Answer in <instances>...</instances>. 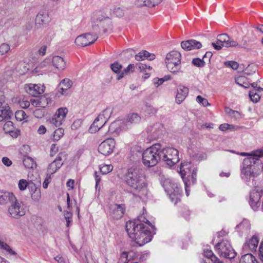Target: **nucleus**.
Returning <instances> with one entry per match:
<instances>
[{
    "mask_svg": "<svg viewBox=\"0 0 263 263\" xmlns=\"http://www.w3.org/2000/svg\"><path fill=\"white\" fill-rule=\"evenodd\" d=\"M261 90H263V88L261 87H258L256 89H253L250 91L249 97L253 102L256 103L259 100L260 97L257 92H260Z\"/></svg>",
    "mask_w": 263,
    "mask_h": 263,
    "instance_id": "35",
    "label": "nucleus"
},
{
    "mask_svg": "<svg viewBox=\"0 0 263 263\" xmlns=\"http://www.w3.org/2000/svg\"><path fill=\"white\" fill-rule=\"evenodd\" d=\"M259 242V239L256 236H253L251 239L246 241V243L243 246V249L246 251H256L258 243Z\"/></svg>",
    "mask_w": 263,
    "mask_h": 263,
    "instance_id": "22",
    "label": "nucleus"
},
{
    "mask_svg": "<svg viewBox=\"0 0 263 263\" xmlns=\"http://www.w3.org/2000/svg\"><path fill=\"white\" fill-rule=\"evenodd\" d=\"M62 158L61 154H59L56 159L51 162L47 168L48 175H52L55 173L63 165Z\"/></svg>",
    "mask_w": 263,
    "mask_h": 263,
    "instance_id": "18",
    "label": "nucleus"
},
{
    "mask_svg": "<svg viewBox=\"0 0 263 263\" xmlns=\"http://www.w3.org/2000/svg\"><path fill=\"white\" fill-rule=\"evenodd\" d=\"M12 114L5 101V97L0 92V121L10 118Z\"/></svg>",
    "mask_w": 263,
    "mask_h": 263,
    "instance_id": "15",
    "label": "nucleus"
},
{
    "mask_svg": "<svg viewBox=\"0 0 263 263\" xmlns=\"http://www.w3.org/2000/svg\"><path fill=\"white\" fill-rule=\"evenodd\" d=\"M30 182H28L26 179H22L18 182V187L21 191H24L29 187Z\"/></svg>",
    "mask_w": 263,
    "mask_h": 263,
    "instance_id": "46",
    "label": "nucleus"
},
{
    "mask_svg": "<svg viewBox=\"0 0 263 263\" xmlns=\"http://www.w3.org/2000/svg\"><path fill=\"white\" fill-rule=\"evenodd\" d=\"M161 160L165 161L167 165L171 167L180 160L179 151L173 147L161 148Z\"/></svg>",
    "mask_w": 263,
    "mask_h": 263,
    "instance_id": "9",
    "label": "nucleus"
},
{
    "mask_svg": "<svg viewBox=\"0 0 263 263\" xmlns=\"http://www.w3.org/2000/svg\"><path fill=\"white\" fill-rule=\"evenodd\" d=\"M250 223L249 221L247 219H244L242 221L238 224L236 229L239 232L242 233L247 232L250 229Z\"/></svg>",
    "mask_w": 263,
    "mask_h": 263,
    "instance_id": "33",
    "label": "nucleus"
},
{
    "mask_svg": "<svg viewBox=\"0 0 263 263\" xmlns=\"http://www.w3.org/2000/svg\"><path fill=\"white\" fill-rule=\"evenodd\" d=\"M51 62L53 66L59 70H63L66 68V62L63 57L53 56Z\"/></svg>",
    "mask_w": 263,
    "mask_h": 263,
    "instance_id": "21",
    "label": "nucleus"
},
{
    "mask_svg": "<svg viewBox=\"0 0 263 263\" xmlns=\"http://www.w3.org/2000/svg\"><path fill=\"white\" fill-rule=\"evenodd\" d=\"M110 15H114L117 17H121L124 15V9L120 7L114 6L112 8L110 9Z\"/></svg>",
    "mask_w": 263,
    "mask_h": 263,
    "instance_id": "38",
    "label": "nucleus"
},
{
    "mask_svg": "<svg viewBox=\"0 0 263 263\" xmlns=\"http://www.w3.org/2000/svg\"><path fill=\"white\" fill-rule=\"evenodd\" d=\"M28 189L30 194H31L32 193H34L41 191L39 186H37L35 183L32 182H30Z\"/></svg>",
    "mask_w": 263,
    "mask_h": 263,
    "instance_id": "54",
    "label": "nucleus"
},
{
    "mask_svg": "<svg viewBox=\"0 0 263 263\" xmlns=\"http://www.w3.org/2000/svg\"><path fill=\"white\" fill-rule=\"evenodd\" d=\"M189 93V89L184 86H180L177 89L176 102L179 104L185 99Z\"/></svg>",
    "mask_w": 263,
    "mask_h": 263,
    "instance_id": "25",
    "label": "nucleus"
},
{
    "mask_svg": "<svg viewBox=\"0 0 263 263\" xmlns=\"http://www.w3.org/2000/svg\"><path fill=\"white\" fill-rule=\"evenodd\" d=\"M125 178L127 185L135 190L141 199L145 200L147 197L148 191L145 178L141 171L138 169L130 168L128 170Z\"/></svg>",
    "mask_w": 263,
    "mask_h": 263,
    "instance_id": "3",
    "label": "nucleus"
},
{
    "mask_svg": "<svg viewBox=\"0 0 263 263\" xmlns=\"http://www.w3.org/2000/svg\"><path fill=\"white\" fill-rule=\"evenodd\" d=\"M144 223L150 224L147 219L140 216L137 220L126 223V230L129 237L140 246L149 242L152 238L149 228Z\"/></svg>",
    "mask_w": 263,
    "mask_h": 263,
    "instance_id": "2",
    "label": "nucleus"
},
{
    "mask_svg": "<svg viewBox=\"0 0 263 263\" xmlns=\"http://www.w3.org/2000/svg\"><path fill=\"white\" fill-rule=\"evenodd\" d=\"M10 49L9 44L3 43L0 45V55H3L7 53Z\"/></svg>",
    "mask_w": 263,
    "mask_h": 263,
    "instance_id": "49",
    "label": "nucleus"
},
{
    "mask_svg": "<svg viewBox=\"0 0 263 263\" xmlns=\"http://www.w3.org/2000/svg\"><path fill=\"white\" fill-rule=\"evenodd\" d=\"M166 77H165L164 78L161 79H155L154 80V83L155 85H157V86L161 85L165 81L168 79V78H166Z\"/></svg>",
    "mask_w": 263,
    "mask_h": 263,
    "instance_id": "63",
    "label": "nucleus"
},
{
    "mask_svg": "<svg viewBox=\"0 0 263 263\" xmlns=\"http://www.w3.org/2000/svg\"><path fill=\"white\" fill-rule=\"evenodd\" d=\"M33 115L37 118H42L44 116V112L41 109H36L33 111Z\"/></svg>",
    "mask_w": 263,
    "mask_h": 263,
    "instance_id": "59",
    "label": "nucleus"
},
{
    "mask_svg": "<svg viewBox=\"0 0 263 263\" xmlns=\"http://www.w3.org/2000/svg\"><path fill=\"white\" fill-rule=\"evenodd\" d=\"M162 0H137L136 5L138 7L146 6L148 7H153L157 5Z\"/></svg>",
    "mask_w": 263,
    "mask_h": 263,
    "instance_id": "31",
    "label": "nucleus"
},
{
    "mask_svg": "<svg viewBox=\"0 0 263 263\" xmlns=\"http://www.w3.org/2000/svg\"><path fill=\"white\" fill-rule=\"evenodd\" d=\"M18 103L22 108H27L30 106V101L23 99L20 100Z\"/></svg>",
    "mask_w": 263,
    "mask_h": 263,
    "instance_id": "57",
    "label": "nucleus"
},
{
    "mask_svg": "<svg viewBox=\"0 0 263 263\" xmlns=\"http://www.w3.org/2000/svg\"><path fill=\"white\" fill-rule=\"evenodd\" d=\"M163 187L169 196L171 201L176 204L180 201L181 197L180 187L177 183L170 179L165 180L163 182Z\"/></svg>",
    "mask_w": 263,
    "mask_h": 263,
    "instance_id": "7",
    "label": "nucleus"
},
{
    "mask_svg": "<svg viewBox=\"0 0 263 263\" xmlns=\"http://www.w3.org/2000/svg\"><path fill=\"white\" fill-rule=\"evenodd\" d=\"M93 18L96 20L97 22L102 23L103 27H109L111 25V22L109 16L104 12H96L93 15Z\"/></svg>",
    "mask_w": 263,
    "mask_h": 263,
    "instance_id": "17",
    "label": "nucleus"
},
{
    "mask_svg": "<svg viewBox=\"0 0 263 263\" xmlns=\"http://www.w3.org/2000/svg\"><path fill=\"white\" fill-rule=\"evenodd\" d=\"M110 68L114 72L118 73L122 68V65L118 62H115L110 65Z\"/></svg>",
    "mask_w": 263,
    "mask_h": 263,
    "instance_id": "52",
    "label": "nucleus"
},
{
    "mask_svg": "<svg viewBox=\"0 0 263 263\" xmlns=\"http://www.w3.org/2000/svg\"><path fill=\"white\" fill-rule=\"evenodd\" d=\"M23 164L27 168H34L36 164L34 160L31 157H25L23 159Z\"/></svg>",
    "mask_w": 263,
    "mask_h": 263,
    "instance_id": "36",
    "label": "nucleus"
},
{
    "mask_svg": "<svg viewBox=\"0 0 263 263\" xmlns=\"http://www.w3.org/2000/svg\"><path fill=\"white\" fill-rule=\"evenodd\" d=\"M255 187L250 194L249 203L254 211H256L260 206V199L263 194V185L260 182H255L253 186Z\"/></svg>",
    "mask_w": 263,
    "mask_h": 263,
    "instance_id": "10",
    "label": "nucleus"
},
{
    "mask_svg": "<svg viewBox=\"0 0 263 263\" xmlns=\"http://www.w3.org/2000/svg\"><path fill=\"white\" fill-rule=\"evenodd\" d=\"M64 135V130L63 128L59 127L54 130L52 139L53 141H59Z\"/></svg>",
    "mask_w": 263,
    "mask_h": 263,
    "instance_id": "42",
    "label": "nucleus"
},
{
    "mask_svg": "<svg viewBox=\"0 0 263 263\" xmlns=\"http://www.w3.org/2000/svg\"><path fill=\"white\" fill-rule=\"evenodd\" d=\"M112 113V108L111 107H107L102 111H101L99 115L101 117H102L104 119H106V120L108 121L110 118Z\"/></svg>",
    "mask_w": 263,
    "mask_h": 263,
    "instance_id": "43",
    "label": "nucleus"
},
{
    "mask_svg": "<svg viewBox=\"0 0 263 263\" xmlns=\"http://www.w3.org/2000/svg\"><path fill=\"white\" fill-rule=\"evenodd\" d=\"M136 66L138 67L140 71L143 72H146L147 70H151L152 69V67L150 66H147V65L141 63L137 64Z\"/></svg>",
    "mask_w": 263,
    "mask_h": 263,
    "instance_id": "51",
    "label": "nucleus"
},
{
    "mask_svg": "<svg viewBox=\"0 0 263 263\" xmlns=\"http://www.w3.org/2000/svg\"><path fill=\"white\" fill-rule=\"evenodd\" d=\"M240 263H258L256 258L251 253L242 255L240 259Z\"/></svg>",
    "mask_w": 263,
    "mask_h": 263,
    "instance_id": "34",
    "label": "nucleus"
},
{
    "mask_svg": "<svg viewBox=\"0 0 263 263\" xmlns=\"http://www.w3.org/2000/svg\"><path fill=\"white\" fill-rule=\"evenodd\" d=\"M161 146L157 143L146 148L142 154V162L148 167L155 166L161 160Z\"/></svg>",
    "mask_w": 263,
    "mask_h": 263,
    "instance_id": "4",
    "label": "nucleus"
},
{
    "mask_svg": "<svg viewBox=\"0 0 263 263\" xmlns=\"http://www.w3.org/2000/svg\"><path fill=\"white\" fill-rule=\"evenodd\" d=\"M104 126V124L103 123H101L100 121H97V122H96L95 119L93 122L92 123V124L91 125L89 128V132L91 134L96 133Z\"/></svg>",
    "mask_w": 263,
    "mask_h": 263,
    "instance_id": "37",
    "label": "nucleus"
},
{
    "mask_svg": "<svg viewBox=\"0 0 263 263\" xmlns=\"http://www.w3.org/2000/svg\"><path fill=\"white\" fill-rule=\"evenodd\" d=\"M68 109L66 107H60L57 109L55 114L49 119L48 121L51 125L60 127L65 121Z\"/></svg>",
    "mask_w": 263,
    "mask_h": 263,
    "instance_id": "12",
    "label": "nucleus"
},
{
    "mask_svg": "<svg viewBox=\"0 0 263 263\" xmlns=\"http://www.w3.org/2000/svg\"><path fill=\"white\" fill-rule=\"evenodd\" d=\"M259 256L260 260H263V241L261 242L259 248Z\"/></svg>",
    "mask_w": 263,
    "mask_h": 263,
    "instance_id": "64",
    "label": "nucleus"
},
{
    "mask_svg": "<svg viewBox=\"0 0 263 263\" xmlns=\"http://www.w3.org/2000/svg\"><path fill=\"white\" fill-rule=\"evenodd\" d=\"M9 202L8 213L11 217L18 219L25 215L26 210L23 202L18 201L15 195Z\"/></svg>",
    "mask_w": 263,
    "mask_h": 263,
    "instance_id": "8",
    "label": "nucleus"
},
{
    "mask_svg": "<svg viewBox=\"0 0 263 263\" xmlns=\"http://www.w3.org/2000/svg\"><path fill=\"white\" fill-rule=\"evenodd\" d=\"M203 255L208 258L210 259L213 263H216L218 261H220L219 259H218V258L213 254L212 251L211 250H204L203 252Z\"/></svg>",
    "mask_w": 263,
    "mask_h": 263,
    "instance_id": "40",
    "label": "nucleus"
},
{
    "mask_svg": "<svg viewBox=\"0 0 263 263\" xmlns=\"http://www.w3.org/2000/svg\"><path fill=\"white\" fill-rule=\"evenodd\" d=\"M155 57L154 54L151 53L146 50L141 51L135 55V59L138 61H143L145 59L153 60L155 59Z\"/></svg>",
    "mask_w": 263,
    "mask_h": 263,
    "instance_id": "30",
    "label": "nucleus"
},
{
    "mask_svg": "<svg viewBox=\"0 0 263 263\" xmlns=\"http://www.w3.org/2000/svg\"><path fill=\"white\" fill-rule=\"evenodd\" d=\"M30 195L32 200L34 202H39L41 198V191L32 193Z\"/></svg>",
    "mask_w": 263,
    "mask_h": 263,
    "instance_id": "53",
    "label": "nucleus"
},
{
    "mask_svg": "<svg viewBox=\"0 0 263 263\" xmlns=\"http://www.w3.org/2000/svg\"><path fill=\"white\" fill-rule=\"evenodd\" d=\"M82 123V121L81 119H77L75 120L71 125V129L76 130L79 128L81 126Z\"/></svg>",
    "mask_w": 263,
    "mask_h": 263,
    "instance_id": "58",
    "label": "nucleus"
},
{
    "mask_svg": "<svg viewBox=\"0 0 263 263\" xmlns=\"http://www.w3.org/2000/svg\"><path fill=\"white\" fill-rule=\"evenodd\" d=\"M31 221L32 223L37 228L41 226L43 223L42 219L36 216H32L31 217Z\"/></svg>",
    "mask_w": 263,
    "mask_h": 263,
    "instance_id": "47",
    "label": "nucleus"
},
{
    "mask_svg": "<svg viewBox=\"0 0 263 263\" xmlns=\"http://www.w3.org/2000/svg\"><path fill=\"white\" fill-rule=\"evenodd\" d=\"M50 21V18L48 12L41 11L36 15L35 18L36 23L40 25H44L48 24Z\"/></svg>",
    "mask_w": 263,
    "mask_h": 263,
    "instance_id": "27",
    "label": "nucleus"
},
{
    "mask_svg": "<svg viewBox=\"0 0 263 263\" xmlns=\"http://www.w3.org/2000/svg\"><path fill=\"white\" fill-rule=\"evenodd\" d=\"M246 80V78L245 77L240 76L235 79V82L241 86L248 88V85L245 83Z\"/></svg>",
    "mask_w": 263,
    "mask_h": 263,
    "instance_id": "48",
    "label": "nucleus"
},
{
    "mask_svg": "<svg viewBox=\"0 0 263 263\" xmlns=\"http://www.w3.org/2000/svg\"><path fill=\"white\" fill-rule=\"evenodd\" d=\"M224 65L227 67H231L234 70L238 69L239 65L238 64L234 61H228L224 63Z\"/></svg>",
    "mask_w": 263,
    "mask_h": 263,
    "instance_id": "55",
    "label": "nucleus"
},
{
    "mask_svg": "<svg viewBox=\"0 0 263 263\" xmlns=\"http://www.w3.org/2000/svg\"><path fill=\"white\" fill-rule=\"evenodd\" d=\"M50 62V60L49 59H46L42 62H41L38 66L40 68H42V70H44V72L46 71L45 68L49 64Z\"/></svg>",
    "mask_w": 263,
    "mask_h": 263,
    "instance_id": "61",
    "label": "nucleus"
},
{
    "mask_svg": "<svg viewBox=\"0 0 263 263\" xmlns=\"http://www.w3.org/2000/svg\"><path fill=\"white\" fill-rule=\"evenodd\" d=\"M14 194L11 192L0 190V205H5L13 198Z\"/></svg>",
    "mask_w": 263,
    "mask_h": 263,
    "instance_id": "26",
    "label": "nucleus"
},
{
    "mask_svg": "<svg viewBox=\"0 0 263 263\" xmlns=\"http://www.w3.org/2000/svg\"><path fill=\"white\" fill-rule=\"evenodd\" d=\"M240 156H247L243 160L240 167L241 179L249 186H252L256 182L255 178L258 175L260 169L258 166L259 159L263 156V148L250 153H241Z\"/></svg>",
    "mask_w": 263,
    "mask_h": 263,
    "instance_id": "1",
    "label": "nucleus"
},
{
    "mask_svg": "<svg viewBox=\"0 0 263 263\" xmlns=\"http://www.w3.org/2000/svg\"><path fill=\"white\" fill-rule=\"evenodd\" d=\"M124 122L122 120H117L112 122L109 126L108 132L110 134L119 133L121 130H126Z\"/></svg>",
    "mask_w": 263,
    "mask_h": 263,
    "instance_id": "20",
    "label": "nucleus"
},
{
    "mask_svg": "<svg viewBox=\"0 0 263 263\" xmlns=\"http://www.w3.org/2000/svg\"><path fill=\"white\" fill-rule=\"evenodd\" d=\"M59 148L55 144H52L50 147V156L53 157L58 152Z\"/></svg>",
    "mask_w": 263,
    "mask_h": 263,
    "instance_id": "62",
    "label": "nucleus"
},
{
    "mask_svg": "<svg viewBox=\"0 0 263 263\" xmlns=\"http://www.w3.org/2000/svg\"><path fill=\"white\" fill-rule=\"evenodd\" d=\"M135 70L134 64H129L128 66L124 69V70L120 73H118L117 75V79L120 80L123 78L125 74H127L129 72H132Z\"/></svg>",
    "mask_w": 263,
    "mask_h": 263,
    "instance_id": "39",
    "label": "nucleus"
},
{
    "mask_svg": "<svg viewBox=\"0 0 263 263\" xmlns=\"http://www.w3.org/2000/svg\"><path fill=\"white\" fill-rule=\"evenodd\" d=\"M192 63L194 65L197 67H202L204 65V62L199 58H195L193 59Z\"/></svg>",
    "mask_w": 263,
    "mask_h": 263,
    "instance_id": "56",
    "label": "nucleus"
},
{
    "mask_svg": "<svg viewBox=\"0 0 263 263\" xmlns=\"http://www.w3.org/2000/svg\"><path fill=\"white\" fill-rule=\"evenodd\" d=\"M24 89L28 94L33 97H37L44 92L45 87L41 84L29 83L25 85Z\"/></svg>",
    "mask_w": 263,
    "mask_h": 263,
    "instance_id": "16",
    "label": "nucleus"
},
{
    "mask_svg": "<svg viewBox=\"0 0 263 263\" xmlns=\"http://www.w3.org/2000/svg\"><path fill=\"white\" fill-rule=\"evenodd\" d=\"M72 86V82L68 79H64L62 80L59 86V92L62 95H64L66 91Z\"/></svg>",
    "mask_w": 263,
    "mask_h": 263,
    "instance_id": "29",
    "label": "nucleus"
},
{
    "mask_svg": "<svg viewBox=\"0 0 263 263\" xmlns=\"http://www.w3.org/2000/svg\"><path fill=\"white\" fill-rule=\"evenodd\" d=\"M3 129L6 133L9 134L12 137H17L18 132L15 130V127L12 122L7 121L4 125Z\"/></svg>",
    "mask_w": 263,
    "mask_h": 263,
    "instance_id": "28",
    "label": "nucleus"
},
{
    "mask_svg": "<svg viewBox=\"0 0 263 263\" xmlns=\"http://www.w3.org/2000/svg\"><path fill=\"white\" fill-rule=\"evenodd\" d=\"M115 145L116 142L114 139L108 138L100 144L98 151L103 155L108 156L113 152Z\"/></svg>",
    "mask_w": 263,
    "mask_h": 263,
    "instance_id": "14",
    "label": "nucleus"
},
{
    "mask_svg": "<svg viewBox=\"0 0 263 263\" xmlns=\"http://www.w3.org/2000/svg\"><path fill=\"white\" fill-rule=\"evenodd\" d=\"M181 46L184 50L189 51L200 48L202 44L196 40H190L182 42Z\"/></svg>",
    "mask_w": 263,
    "mask_h": 263,
    "instance_id": "19",
    "label": "nucleus"
},
{
    "mask_svg": "<svg viewBox=\"0 0 263 263\" xmlns=\"http://www.w3.org/2000/svg\"><path fill=\"white\" fill-rule=\"evenodd\" d=\"M112 169L113 166L111 164H102L100 166V172L104 175L109 173Z\"/></svg>",
    "mask_w": 263,
    "mask_h": 263,
    "instance_id": "44",
    "label": "nucleus"
},
{
    "mask_svg": "<svg viewBox=\"0 0 263 263\" xmlns=\"http://www.w3.org/2000/svg\"><path fill=\"white\" fill-rule=\"evenodd\" d=\"M40 102V107H45L49 103L51 102V99L47 96V95H44L39 98Z\"/></svg>",
    "mask_w": 263,
    "mask_h": 263,
    "instance_id": "41",
    "label": "nucleus"
},
{
    "mask_svg": "<svg viewBox=\"0 0 263 263\" xmlns=\"http://www.w3.org/2000/svg\"><path fill=\"white\" fill-rule=\"evenodd\" d=\"M181 54L177 51H172L168 53L165 59L168 70L172 73L179 72L181 69Z\"/></svg>",
    "mask_w": 263,
    "mask_h": 263,
    "instance_id": "6",
    "label": "nucleus"
},
{
    "mask_svg": "<svg viewBox=\"0 0 263 263\" xmlns=\"http://www.w3.org/2000/svg\"><path fill=\"white\" fill-rule=\"evenodd\" d=\"M141 120V117L136 113L129 114L124 122V125L126 129L129 128L130 125L139 123Z\"/></svg>",
    "mask_w": 263,
    "mask_h": 263,
    "instance_id": "24",
    "label": "nucleus"
},
{
    "mask_svg": "<svg viewBox=\"0 0 263 263\" xmlns=\"http://www.w3.org/2000/svg\"><path fill=\"white\" fill-rule=\"evenodd\" d=\"M196 101L201 104L202 106L205 107L210 105V103H209L207 99L202 97L201 96H198L196 97Z\"/></svg>",
    "mask_w": 263,
    "mask_h": 263,
    "instance_id": "50",
    "label": "nucleus"
},
{
    "mask_svg": "<svg viewBox=\"0 0 263 263\" xmlns=\"http://www.w3.org/2000/svg\"><path fill=\"white\" fill-rule=\"evenodd\" d=\"M112 216L116 219L122 217L124 213V206L123 204H114L110 208Z\"/></svg>",
    "mask_w": 263,
    "mask_h": 263,
    "instance_id": "23",
    "label": "nucleus"
},
{
    "mask_svg": "<svg viewBox=\"0 0 263 263\" xmlns=\"http://www.w3.org/2000/svg\"><path fill=\"white\" fill-rule=\"evenodd\" d=\"M16 119L18 121H22L27 118V116L24 111L22 110H17L15 113Z\"/></svg>",
    "mask_w": 263,
    "mask_h": 263,
    "instance_id": "45",
    "label": "nucleus"
},
{
    "mask_svg": "<svg viewBox=\"0 0 263 263\" xmlns=\"http://www.w3.org/2000/svg\"><path fill=\"white\" fill-rule=\"evenodd\" d=\"M191 164L190 163L183 162L182 163L180 167L179 174L182 179L187 175L191 173Z\"/></svg>",
    "mask_w": 263,
    "mask_h": 263,
    "instance_id": "32",
    "label": "nucleus"
},
{
    "mask_svg": "<svg viewBox=\"0 0 263 263\" xmlns=\"http://www.w3.org/2000/svg\"><path fill=\"white\" fill-rule=\"evenodd\" d=\"M215 249L218 254L224 258L232 259L235 257L236 252L234 250L228 240H223L215 246Z\"/></svg>",
    "mask_w": 263,
    "mask_h": 263,
    "instance_id": "11",
    "label": "nucleus"
},
{
    "mask_svg": "<svg viewBox=\"0 0 263 263\" xmlns=\"http://www.w3.org/2000/svg\"><path fill=\"white\" fill-rule=\"evenodd\" d=\"M241 44H239L238 43L231 38L227 34H221L217 36V41L216 43H212V45L214 48L216 50H220L222 47H236L246 48L248 46V42L246 36H243L242 41L240 42Z\"/></svg>",
    "mask_w": 263,
    "mask_h": 263,
    "instance_id": "5",
    "label": "nucleus"
},
{
    "mask_svg": "<svg viewBox=\"0 0 263 263\" xmlns=\"http://www.w3.org/2000/svg\"><path fill=\"white\" fill-rule=\"evenodd\" d=\"M256 67L254 65H249L246 69V73L247 75H250L252 73H254L256 70Z\"/></svg>",
    "mask_w": 263,
    "mask_h": 263,
    "instance_id": "60",
    "label": "nucleus"
},
{
    "mask_svg": "<svg viewBox=\"0 0 263 263\" xmlns=\"http://www.w3.org/2000/svg\"><path fill=\"white\" fill-rule=\"evenodd\" d=\"M97 39L96 34L86 33L78 36L74 43L78 46L85 47L93 44Z\"/></svg>",
    "mask_w": 263,
    "mask_h": 263,
    "instance_id": "13",
    "label": "nucleus"
}]
</instances>
